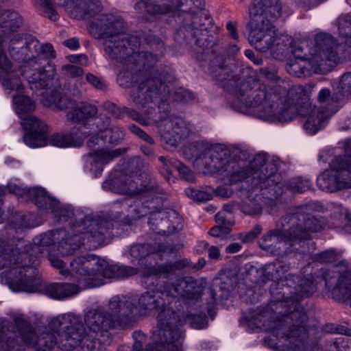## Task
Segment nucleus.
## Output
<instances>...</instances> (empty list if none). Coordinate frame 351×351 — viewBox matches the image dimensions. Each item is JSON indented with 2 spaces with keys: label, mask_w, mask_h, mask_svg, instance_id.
Listing matches in <instances>:
<instances>
[{
  "label": "nucleus",
  "mask_w": 351,
  "mask_h": 351,
  "mask_svg": "<svg viewBox=\"0 0 351 351\" xmlns=\"http://www.w3.org/2000/svg\"><path fill=\"white\" fill-rule=\"evenodd\" d=\"M191 1L193 2V3L195 6V8L198 10V11H197V12L193 11L191 9H189V10L188 11L189 13L192 14L193 19L195 17H197L198 19H200V20L204 19V21H207V23L209 25L210 23V18L208 16H207V14H206L202 12L204 10V8L205 5L204 0H191ZM186 1H187V0H182V2H183L182 5H184Z\"/></svg>",
  "instance_id": "53"
},
{
  "label": "nucleus",
  "mask_w": 351,
  "mask_h": 351,
  "mask_svg": "<svg viewBox=\"0 0 351 351\" xmlns=\"http://www.w3.org/2000/svg\"><path fill=\"white\" fill-rule=\"evenodd\" d=\"M199 158L210 173H219L230 184L242 181L247 173L240 162L236 161L245 160L247 154L238 147L228 149L223 145H212L206 147Z\"/></svg>",
  "instance_id": "13"
},
{
  "label": "nucleus",
  "mask_w": 351,
  "mask_h": 351,
  "mask_svg": "<svg viewBox=\"0 0 351 351\" xmlns=\"http://www.w3.org/2000/svg\"><path fill=\"white\" fill-rule=\"evenodd\" d=\"M113 227L111 220L96 215H88L76 221L71 232L60 229L57 231L59 241L58 250L63 256L72 254L83 241H88L97 247L104 242L105 237Z\"/></svg>",
  "instance_id": "10"
},
{
  "label": "nucleus",
  "mask_w": 351,
  "mask_h": 351,
  "mask_svg": "<svg viewBox=\"0 0 351 351\" xmlns=\"http://www.w3.org/2000/svg\"><path fill=\"white\" fill-rule=\"evenodd\" d=\"M213 77L222 88L237 95L245 107L256 109L257 117L265 121L288 122L294 112L286 107L284 87L279 86L275 92L268 93L265 84L256 77L244 75L237 67H230L223 56H216L210 64Z\"/></svg>",
  "instance_id": "1"
},
{
  "label": "nucleus",
  "mask_w": 351,
  "mask_h": 351,
  "mask_svg": "<svg viewBox=\"0 0 351 351\" xmlns=\"http://www.w3.org/2000/svg\"><path fill=\"white\" fill-rule=\"evenodd\" d=\"M137 269L130 266L109 265L106 260L93 254L80 256L70 262L69 269L62 270L64 276H80L81 288L89 289L104 284V278H127L135 275Z\"/></svg>",
  "instance_id": "9"
},
{
  "label": "nucleus",
  "mask_w": 351,
  "mask_h": 351,
  "mask_svg": "<svg viewBox=\"0 0 351 351\" xmlns=\"http://www.w3.org/2000/svg\"><path fill=\"white\" fill-rule=\"evenodd\" d=\"M156 351H180L182 332L178 326L158 327L152 334Z\"/></svg>",
  "instance_id": "26"
},
{
  "label": "nucleus",
  "mask_w": 351,
  "mask_h": 351,
  "mask_svg": "<svg viewBox=\"0 0 351 351\" xmlns=\"http://www.w3.org/2000/svg\"><path fill=\"white\" fill-rule=\"evenodd\" d=\"M126 29L123 20L112 14L100 15L88 27L95 38L104 36L105 51L111 58L119 61L127 69L133 70L140 40L136 36L126 34Z\"/></svg>",
  "instance_id": "8"
},
{
  "label": "nucleus",
  "mask_w": 351,
  "mask_h": 351,
  "mask_svg": "<svg viewBox=\"0 0 351 351\" xmlns=\"http://www.w3.org/2000/svg\"><path fill=\"white\" fill-rule=\"evenodd\" d=\"M108 314L117 328L126 329L133 326L137 321L138 308L133 300L123 295L112 297L108 302Z\"/></svg>",
  "instance_id": "20"
},
{
  "label": "nucleus",
  "mask_w": 351,
  "mask_h": 351,
  "mask_svg": "<svg viewBox=\"0 0 351 351\" xmlns=\"http://www.w3.org/2000/svg\"><path fill=\"white\" fill-rule=\"evenodd\" d=\"M27 197L38 208L48 210L51 204H56L54 199L47 195L45 190L40 187H32L26 192Z\"/></svg>",
  "instance_id": "40"
},
{
  "label": "nucleus",
  "mask_w": 351,
  "mask_h": 351,
  "mask_svg": "<svg viewBox=\"0 0 351 351\" xmlns=\"http://www.w3.org/2000/svg\"><path fill=\"white\" fill-rule=\"evenodd\" d=\"M134 73L121 72L117 81L120 86L129 88L137 85L130 92V98L136 108L147 115L152 114L156 106L165 112L169 111V84L176 77L168 68L142 69L135 67Z\"/></svg>",
  "instance_id": "4"
},
{
  "label": "nucleus",
  "mask_w": 351,
  "mask_h": 351,
  "mask_svg": "<svg viewBox=\"0 0 351 351\" xmlns=\"http://www.w3.org/2000/svg\"><path fill=\"white\" fill-rule=\"evenodd\" d=\"M207 281L204 278L180 277L173 282H167L166 294L171 300L182 298L189 305L199 302L205 291Z\"/></svg>",
  "instance_id": "19"
},
{
  "label": "nucleus",
  "mask_w": 351,
  "mask_h": 351,
  "mask_svg": "<svg viewBox=\"0 0 351 351\" xmlns=\"http://www.w3.org/2000/svg\"><path fill=\"white\" fill-rule=\"evenodd\" d=\"M186 195L196 202H206L212 198V194L206 191L188 188L185 190Z\"/></svg>",
  "instance_id": "59"
},
{
  "label": "nucleus",
  "mask_w": 351,
  "mask_h": 351,
  "mask_svg": "<svg viewBox=\"0 0 351 351\" xmlns=\"http://www.w3.org/2000/svg\"><path fill=\"white\" fill-rule=\"evenodd\" d=\"M125 151V149H116L114 150L97 149L93 152H89L84 156V158L86 166L90 165V170L94 171L97 176L103 171L104 165L114 158L123 155Z\"/></svg>",
  "instance_id": "31"
},
{
  "label": "nucleus",
  "mask_w": 351,
  "mask_h": 351,
  "mask_svg": "<svg viewBox=\"0 0 351 351\" xmlns=\"http://www.w3.org/2000/svg\"><path fill=\"white\" fill-rule=\"evenodd\" d=\"M157 128L161 141L171 147H176L182 138L188 137L195 129L192 124L173 115L161 119Z\"/></svg>",
  "instance_id": "21"
},
{
  "label": "nucleus",
  "mask_w": 351,
  "mask_h": 351,
  "mask_svg": "<svg viewBox=\"0 0 351 351\" xmlns=\"http://www.w3.org/2000/svg\"><path fill=\"white\" fill-rule=\"evenodd\" d=\"M9 226L12 229H14L16 232H18L29 228V223L26 219L25 216L21 214H16L12 217Z\"/></svg>",
  "instance_id": "57"
},
{
  "label": "nucleus",
  "mask_w": 351,
  "mask_h": 351,
  "mask_svg": "<svg viewBox=\"0 0 351 351\" xmlns=\"http://www.w3.org/2000/svg\"><path fill=\"white\" fill-rule=\"evenodd\" d=\"M9 52L14 60L22 62L20 71L31 89L41 91L53 81L56 74V66L50 63L42 66L40 62L34 60V54L29 47V40L13 38L10 42Z\"/></svg>",
  "instance_id": "12"
},
{
  "label": "nucleus",
  "mask_w": 351,
  "mask_h": 351,
  "mask_svg": "<svg viewBox=\"0 0 351 351\" xmlns=\"http://www.w3.org/2000/svg\"><path fill=\"white\" fill-rule=\"evenodd\" d=\"M319 284L324 282V286L331 289L332 298L337 302L350 300L351 306V267L341 263L331 268H322L314 278Z\"/></svg>",
  "instance_id": "17"
},
{
  "label": "nucleus",
  "mask_w": 351,
  "mask_h": 351,
  "mask_svg": "<svg viewBox=\"0 0 351 351\" xmlns=\"http://www.w3.org/2000/svg\"><path fill=\"white\" fill-rule=\"evenodd\" d=\"M132 337L134 341L132 349L129 346H123L118 349V351H142L143 346L147 342L146 335L141 331H136L133 333ZM145 351H156L154 344H148Z\"/></svg>",
  "instance_id": "47"
},
{
  "label": "nucleus",
  "mask_w": 351,
  "mask_h": 351,
  "mask_svg": "<svg viewBox=\"0 0 351 351\" xmlns=\"http://www.w3.org/2000/svg\"><path fill=\"white\" fill-rule=\"evenodd\" d=\"M176 169L178 170L180 177L186 181L193 182L194 180V175L186 165L180 161V165H177Z\"/></svg>",
  "instance_id": "61"
},
{
  "label": "nucleus",
  "mask_w": 351,
  "mask_h": 351,
  "mask_svg": "<svg viewBox=\"0 0 351 351\" xmlns=\"http://www.w3.org/2000/svg\"><path fill=\"white\" fill-rule=\"evenodd\" d=\"M21 125L29 132L24 135L25 143L30 147H40L47 144V125L34 116H27L21 119Z\"/></svg>",
  "instance_id": "29"
},
{
  "label": "nucleus",
  "mask_w": 351,
  "mask_h": 351,
  "mask_svg": "<svg viewBox=\"0 0 351 351\" xmlns=\"http://www.w3.org/2000/svg\"><path fill=\"white\" fill-rule=\"evenodd\" d=\"M341 258V254L333 249L324 251L313 255V260L320 263H329L337 261Z\"/></svg>",
  "instance_id": "50"
},
{
  "label": "nucleus",
  "mask_w": 351,
  "mask_h": 351,
  "mask_svg": "<svg viewBox=\"0 0 351 351\" xmlns=\"http://www.w3.org/2000/svg\"><path fill=\"white\" fill-rule=\"evenodd\" d=\"M171 98L172 99V100L173 101L182 102V103H190L195 100V95L193 93H191L182 87H179V88H176L173 90L171 95H170L169 100Z\"/></svg>",
  "instance_id": "51"
},
{
  "label": "nucleus",
  "mask_w": 351,
  "mask_h": 351,
  "mask_svg": "<svg viewBox=\"0 0 351 351\" xmlns=\"http://www.w3.org/2000/svg\"><path fill=\"white\" fill-rule=\"evenodd\" d=\"M278 163L276 159L268 160L265 154H258L249 167H244L241 165V168L247 173L242 180L251 178L253 188L270 189L277 193L282 185V178L277 173Z\"/></svg>",
  "instance_id": "15"
},
{
  "label": "nucleus",
  "mask_w": 351,
  "mask_h": 351,
  "mask_svg": "<svg viewBox=\"0 0 351 351\" xmlns=\"http://www.w3.org/2000/svg\"><path fill=\"white\" fill-rule=\"evenodd\" d=\"M54 202L56 204H51L48 207V210H50L54 215V218L56 220L63 221H66L73 214L72 211L64 206L60 205V202L56 199H54Z\"/></svg>",
  "instance_id": "49"
},
{
  "label": "nucleus",
  "mask_w": 351,
  "mask_h": 351,
  "mask_svg": "<svg viewBox=\"0 0 351 351\" xmlns=\"http://www.w3.org/2000/svg\"><path fill=\"white\" fill-rule=\"evenodd\" d=\"M339 93L343 97H351V73L342 75L338 86Z\"/></svg>",
  "instance_id": "56"
},
{
  "label": "nucleus",
  "mask_w": 351,
  "mask_h": 351,
  "mask_svg": "<svg viewBox=\"0 0 351 351\" xmlns=\"http://www.w3.org/2000/svg\"><path fill=\"white\" fill-rule=\"evenodd\" d=\"M156 287L144 292L138 298V304L141 309L152 311L171 302L170 296H167L165 292L167 282L160 285L157 284Z\"/></svg>",
  "instance_id": "30"
},
{
  "label": "nucleus",
  "mask_w": 351,
  "mask_h": 351,
  "mask_svg": "<svg viewBox=\"0 0 351 351\" xmlns=\"http://www.w3.org/2000/svg\"><path fill=\"white\" fill-rule=\"evenodd\" d=\"M12 322L0 319V350L23 351V344L34 351H51L59 346L60 332L38 322L32 324L23 314L12 316Z\"/></svg>",
  "instance_id": "6"
},
{
  "label": "nucleus",
  "mask_w": 351,
  "mask_h": 351,
  "mask_svg": "<svg viewBox=\"0 0 351 351\" xmlns=\"http://www.w3.org/2000/svg\"><path fill=\"white\" fill-rule=\"evenodd\" d=\"M315 45L306 58L315 69L329 70L334 67L339 59L335 38L326 33H319L315 38Z\"/></svg>",
  "instance_id": "18"
},
{
  "label": "nucleus",
  "mask_w": 351,
  "mask_h": 351,
  "mask_svg": "<svg viewBox=\"0 0 351 351\" xmlns=\"http://www.w3.org/2000/svg\"><path fill=\"white\" fill-rule=\"evenodd\" d=\"M148 223L153 231L163 235L173 234L183 228V219L174 210L152 213Z\"/></svg>",
  "instance_id": "24"
},
{
  "label": "nucleus",
  "mask_w": 351,
  "mask_h": 351,
  "mask_svg": "<svg viewBox=\"0 0 351 351\" xmlns=\"http://www.w3.org/2000/svg\"><path fill=\"white\" fill-rule=\"evenodd\" d=\"M40 1L44 6L45 12L47 14L49 19L53 21H57L58 19V14L51 0H40Z\"/></svg>",
  "instance_id": "63"
},
{
  "label": "nucleus",
  "mask_w": 351,
  "mask_h": 351,
  "mask_svg": "<svg viewBox=\"0 0 351 351\" xmlns=\"http://www.w3.org/2000/svg\"><path fill=\"white\" fill-rule=\"evenodd\" d=\"M123 112L125 113V114L128 116L130 118H131L134 121L139 123L143 125H149V121L146 118H144L141 113H139L134 109L123 107Z\"/></svg>",
  "instance_id": "60"
},
{
  "label": "nucleus",
  "mask_w": 351,
  "mask_h": 351,
  "mask_svg": "<svg viewBox=\"0 0 351 351\" xmlns=\"http://www.w3.org/2000/svg\"><path fill=\"white\" fill-rule=\"evenodd\" d=\"M258 272L263 276V281L277 280L283 272V265L279 262L268 263L258 269Z\"/></svg>",
  "instance_id": "46"
},
{
  "label": "nucleus",
  "mask_w": 351,
  "mask_h": 351,
  "mask_svg": "<svg viewBox=\"0 0 351 351\" xmlns=\"http://www.w3.org/2000/svg\"><path fill=\"white\" fill-rule=\"evenodd\" d=\"M158 160L162 162L161 173L167 179L169 180L172 173L173 169H176L177 165H180V161L176 158L167 159L164 156H160Z\"/></svg>",
  "instance_id": "52"
},
{
  "label": "nucleus",
  "mask_w": 351,
  "mask_h": 351,
  "mask_svg": "<svg viewBox=\"0 0 351 351\" xmlns=\"http://www.w3.org/2000/svg\"><path fill=\"white\" fill-rule=\"evenodd\" d=\"M58 230L48 231L36 237L33 244L26 245L24 247V251L20 254L23 265V268L21 269L23 273L25 272V268L29 267L36 268V266L39 264L38 254L43 253L44 247H48L53 244L55 240H58V234H56Z\"/></svg>",
  "instance_id": "23"
},
{
  "label": "nucleus",
  "mask_w": 351,
  "mask_h": 351,
  "mask_svg": "<svg viewBox=\"0 0 351 351\" xmlns=\"http://www.w3.org/2000/svg\"><path fill=\"white\" fill-rule=\"evenodd\" d=\"M13 102L15 106L16 112L22 119L23 115L32 112L36 106L34 102L25 95L18 94L13 97Z\"/></svg>",
  "instance_id": "45"
},
{
  "label": "nucleus",
  "mask_w": 351,
  "mask_h": 351,
  "mask_svg": "<svg viewBox=\"0 0 351 351\" xmlns=\"http://www.w3.org/2000/svg\"><path fill=\"white\" fill-rule=\"evenodd\" d=\"M148 208L144 206L139 201L134 202L130 205L128 209V214L122 219V223L124 225H131L132 223L145 216L148 213Z\"/></svg>",
  "instance_id": "44"
},
{
  "label": "nucleus",
  "mask_w": 351,
  "mask_h": 351,
  "mask_svg": "<svg viewBox=\"0 0 351 351\" xmlns=\"http://www.w3.org/2000/svg\"><path fill=\"white\" fill-rule=\"evenodd\" d=\"M282 93L285 94L286 107L293 110L295 114L293 119L297 115L308 117L317 109L311 104L306 90L300 85H294L289 90L283 88Z\"/></svg>",
  "instance_id": "25"
},
{
  "label": "nucleus",
  "mask_w": 351,
  "mask_h": 351,
  "mask_svg": "<svg viewBox=\"0 0 351 351\" xmlns=\"http://www.w3.org/2000/svg\"><path fill=\"white\" fill-rule=\"evenodd\" d=\"M82 317L69 313L51 319L49 327L60 333L59 346L64 351H104L112 341L110 330L117 328L103 306L87 309Z\"/></svg>",
  "instance_id": "2"
},
{
  "label": "nucleus",
  "mask_w": 351,
  "mask_h": 351,
  "mask_svg": "<svg viewBox=\"0 0 351 351\" xmlns=\"http://www.w3.org/2000/svg\"><path fill=\"white\" fill-rule=\"evenodd\" d=\"M191 261L188 259H182L174 263L158 265L149 267L148 271L145 273V276L152 280H158L161 276L168 278L169 276L176 271L190 267Z\"/></svg>",
  "instance_id": "33"
},
{
  "label": "nucleus",
  "mask_w": 351,
  "mask_h": 351,
  "mask_svg": "<svg viewBox=\"0 0 351 351\" xmlns=\"http://www.w3.org/2000/svg\"><path fill=\"white\" fill-rule=\"evenodd\" d=\"M162 308L161 312L157 317L158 327L178 326L184 324V321L176 317L172 308L167 306L166 304Z\"/></svg>",
  "instance_id": "42"
},
{
  "label": "nucleus",
  "mask_w": 351,
  "mask_h": 351,
  "mask_svg": "<svg viewBox=\"0 0 351 351\" xmlns=\"http://www.w3.org/2000/svg\"><path fill=\"white\" fill-rule=\"evenodd\" d=\"M262 227L260 225H256L254 228L245 234H241L239 239L243 243H248L253 241L262 231Z\"/></svg>",
  "instance_id": "64"
},
{
  "label": "nucleus",
  "mask_w": 351,
  "mask_h": 351,
  "mask_svg": "<svg viewBox=\"0 0 351 351\" xmlns=\"http://www.w3.org/2000/svg\"><path fill=\"white\" fill-rule=\"evenodd\" d=\"M103 188L116 193L138 195L144 192H159L155 181L143 182L140 176L123 177L120 179H108L103 183Z\"/></svg>",
  "instance_id": "22"
},
{
  "label": "nucleus",
  "mask_w": 351,
  "mask_h": 351,
  "mask_svg": "<svg viewBox=\"0 0 351 351\" xmlns=\"http://www.w3.org/2000/svg\"><path fill=\"white\" fill-rule=\"evenodd\" d=\"M317 101L321 104L317 108L322 109L325 113L332 116L341 107L338 97L332 93L328 88L322 89L317 95Z\"/></svg>",
  "instance_id": "38"
},
{
  "label": "nucleus",
  "mask_w": 351,
  "mask_h": 351,
  "mask_svg": "<svg viewBox=\"0 0 351 351\" xmlns=\"http://www.w3.org/2000/svg\"><path fill=\"white\" fill-rule=\"evenodd\" d=\"M347 155L336 156L330 163V168L317 178L320 189L335 192L351 186V141L346 143Z\"/></svg>",
  "instance_id": "16"
},
{
  "label": "nucleus",
  "mask_w": 351,
  "mask_h": 351,
  "mask_svg": "<svg viewBox=\"0 0 351 351\" xmlns=\"http://www.w3.org/2000/svg\"><path fill=\"white\" fill-rule=\"evenodd\" d=\"M337 28V33L346 39V45L351 47V14H342L335 23Z\"/></svg>",
  "instance_id": "43"
},
{
  "label": "nucleus",
  "mask_w": 351,
  "mask_h": 351,
  "mask_svg": "<svg viewBox=\"0 0 351 351\" xmlns=\"http://www.w3.org/2000/svg\"><path fill=\"white\" fill-rule=\"evenodd\" d=\"M22 24V16L17 12L0 10V28L3 32L17 31Z\"/></svg>",
  "instance_id": "39"
},
{
  "label": "nucleus",
  "mask_w": 351,
  "mask_h": 351,
  "mask_svg": "<svg viewBox=\"0 0 351 351\" xmlns=\"http://www.w3.org/2000/svg\"><path fill=\"white\" fill-rule=\"evenodd\" d=\"M322 210V206L317 202L291 208L276 223V228L262 236L258 241L259 247L278 257L295 252V243L311 240V233L322 230V222L313 215Z\"/></svg>",
  "instance_id": "3"
},
{
  "label": "nucleus",
  "mask_w": 351,
  "mask_h": 351,
  "mask_svg": "<svg viewBox=\"0 0 351 351\" xmlns=\"http://www.w3.org/2000/svg\"><path fill=\"white\" fill-rule=\"evenodd\" d=\"M146 51L136 53V67L151 69L158 59L162 56L165 51L163 42L154 35L149 34L145 38Z\"/></svg>",
  "instance_id": "27"
},
{
  "label": "nucleus",
  "mask_w": 351,
  "mask_h": 351,
  "mask_svg": "<svg viewBox=\"0 0 351 351\" xmlns=\"http://www.w3.org/2000/svg\"><path fill=\"white\" fill-rule=\"evenodd\" d=\"M2 86L9 93L12 91L19 92L23 89L21 80L15 75H10L4 78Z\"/></svg>",
  "instance_id": "55"
},
{
  "label": "nucleus",
  "mask_w": 351,
  "mask_h": 351,
  "mask_svg": "<svg viewBox=\"0 0 351 351\" xmlns=\"http://www.w3.org/2000/svg\"><path fill=\"white\" fill-rule=\"evenodd\" d=\"M171 250V249L164 243L158 244L156 246H152L149 244H136L132 246L130 253L131 256L138 259V264L145 268L142 275L148 278V276H145L144 274L148 271L149 267L154 266L152 261H162V253Z\"/></svg>",
  "instance_id": "28"
},
{
  "label": "nucleus",
  "mask_w": 351,
  "mask_h": 351,
  "mask_svg": "<svg viewBox=\"0 0 351 351\" xmlns=\"http://www.w3.org/2000/svg\"><path fill=\"white\" fill-rule=\"evenodd\" d=\"M184 322L196 329H202L207 324L206 316L203 313L187 315Z\"/></svg>",
  "instance_id": "54"
},
{
  "label": "nucleus",
  "mask_w": 351,
  "mask_h": 351,
  "mask_svg": "<svg viewBox=\"0 0 351 351\" xmlns=\"http://www.w3.org/2000/svg\"><path fill=\"white\" fill-rule=\"evenodd\" d=\"M124 133L121 128L114 127L100 131V140L104 144H117L123 138Z\"/></svg>",
  "instance_id": "48"
},
{
  "label": "nucleus",
  "mask_w": 351,
  "mask_h": 351,
  "mask_svg": "<svg viewBox=\"0 0 351 351\" xmlns=\"http://www.w3.org/2000/svg\"><path fill=\"white\" fill-rule=\"evenodd\" d=\"M298 284L295 292L286 296L283 300L273 301L271 308L277 314L270 330L277 339H303L306 338L308 329L306 322L308 317L300 304L299 300L313 294L317 289L314 280L296 278Z\"/></svg>",
  "instance_id": "7"
},
{
  "label": "nucleus",
  "mask_w": 351,
  "mask_h": 351,
  "mask_svg": "<svg viewBox=\"0 0 351 351\" xmlns=\"http://www.w3.org/2000/svg\"><path fill=\"white\" fill-rule=\"evenodd\" d=\"M53 81L47 87H45L40 92V101L43 104L53 109L63 110H69L66 118L72 123H82L91 118L96 117L97 108L86 101L77 102L75 100L63 95L60 88H52Z\"/></svg>",
  "instance_id": "14"
},
{
  "label": "nucleus",
  "mask_w": 351,
  "mask_h": 351,
  "mask_svg": "<svg viewBox=\"0 0 351 351\" xmlns=\"http://www.w3.org/2000/svg\"><path fill=\"white\" fill-rule=\"evenodd\" d=\"M265 200L260 194H250L242 201L241 210L246 215L260 214Z\"/></svg>",
  "instance_id": "41"
},
{
  "label": "nucleus",
  "mask_w": 351,
  "mask_h": 351,
  "mask_svg": "<svg viewBox=\"0 0 351 351\" xmlns=\"http://www.w3.org/2000/svg\"><path fill=\"white\" fill-rule=\"evenodd\" d=\"M291 12L289 6L280 0H252L247 23L250 43L257 45L256 49L261 52L271 50L276 59L286 57L292 39L279 33L267 17L276 19L289 15Z\"/></svg>",
  "instance_id": "5"
},
{
  "label": "nucleus",
  "mask_w": 351,
  "mask_h": 351,
  "mask_svg": "<svg viewBox=\"0 0 351 351\" xmlns=\"http://www.w3.org/2000/svg\"><path fill=\"white\" fill-rule=\"evenodd\" d=\"M182 4V0H141L135 5V8L144 7L148 14H167L180 9Z\"/></svg>",
  "instance_id": "32"
},
{
  "label": "nucleus",
  "mask_w": 351,
  "mask_h": 351,
  "mask_svg": "<svg viewBox=\"0 0 351 351\" xmlns=\"http://www.w3.org/2000/svg\"><path fill=\"white\" fill-rule=\"evenodd\" d=\"M198 19L195 17L192 21V26L194 28L193 36L195 38V44L202 49H210L213 47L216 41V37L210 33L206 26V21Z\"/></svg>",
  "instance_id": "34"
},
{
  "label": "nucleus",
  "mask_w": 351,
  "mask_h": 351,
  "mask_svg": "<svg viewBox=\"0 0 351 351\" xmlns=\"http://www.w3.org/2000/svg\"><path fill=\"white\" fill-rule=\"evenodd\" d=\"M29 47L32 48L34 52V60L40 62L42 66L47 63L52 64L50 62H46V60L55 57V51L50 43L43 45L36 38L32 37L29 39Z\"/></svg>",
  "instance_id": "37"
},
{
  "label": "nucleus",
  "mask_w": 351,
  "mask_h": 351,
  "mask_svg": "<svg viewBox=\"0 0 351 351\" xmlns=\"http://www.w3.org/2000/svg\"><path fill=\"white\" fill-rule=\"evenodd\" d=\"M129 129L132 133L138 136L139 138L144 140L147 143H149L150 145L154 144L155 142H154V140L153 139V138L151 136H149V134H147L145 132L142 130L140 128L136 126V125H134V124L131 125L129 127Z\"/></svg>",
  "instance_id": "62"
},
{
  "label": "nucleus",
  "mask_w": 351,
  "mask_h": 351,
  "mask_svg": "<svg viewBox=\"0 0 351 351\" xmlns=\"http://www.w3.org/2000/svg\"><path fill=\"white\" fill-rule=\"evenodd\" d=\"M5 245L6 243H5L3 247L0 249V269L6 267H10V268L1 274V282L9 287L8 283L3 282L2 276L4 273L15 270L16 268H23V265L20 257L21 252H18L17 251L5 248Z\"/></svg>",
  "instance_id": "35"
},
{
  "label": "nucleus",
  "mask_w": 351,
  "mask_h": 351,
  "mask_svg": "<svg viewBox=\"0 0 351 351\" xmlns=\"http://www.w3.org/2000/svg\"><path fill=\"white\" fill-rule=\"evenodd\" d=\"M49 142L51 145L60 147H69L73 145V140L70 136L60 134L52 135L49 138Z\"/></svg>",
  "instance_id": "58"
},
{
  "label": "nucleus",
  "mask_w": 351,
  "mask_h": 351,
  "mask_svg": "<svg viewBox=\"0 0 351 351\" xmlns=\"http://www.w3.org/2000/svg\"><path fill=\"white\" fill-rule=\"evenodd\" d=\"M2 280L8 283L9 288L14 291L42 292L56 300L72 297L80 291L79 285L71 283L43 282L34 267L25 268L24 273L19 268L5 272L2 276Z\"/></svg>",
  "instance_id": "11"
},
{
  "label": "nucleus",
  "mask_w": 351,
  "mask_h": 351,
  "mask_svg": "<svg viewBox=\"0 0 351 351\" xmlns=\"http://www.w3.org/2000/svg\"><path fill=\"white\" fill-rule=\"evenodd\" d=\"M330 117L322 109H315L314 112L307 117L303 125L304 128L307 133L315 134L326 125Z\"/></svg>",
  "instance_id": "36"
}]
</instances>
